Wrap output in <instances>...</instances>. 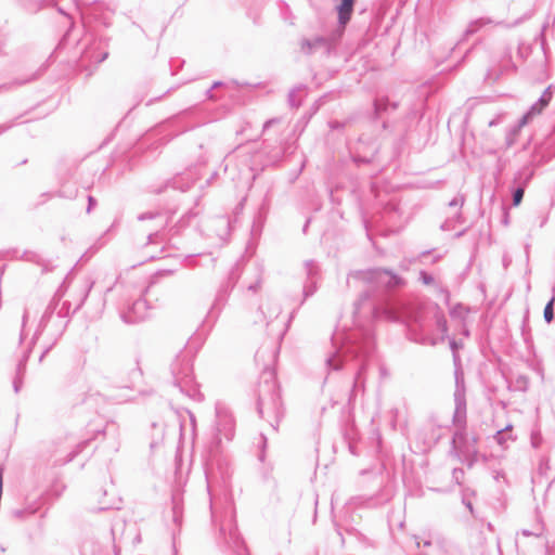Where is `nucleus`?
<instances>
[{
  "instance_id": "obj_19",
  "label": "nucleus",
  "mask_w": 555,
  "mask_h": 555,
  "mask_svg": "<svg viewBox=\"0 0 555 555\" xmlns=\"http://www.w3.org/2000/svg\"><path fill=\"white\" fill-rule=\"evenodd\" d=\"M454 382L455 389L453 397L454 399H466V387H465V378L464 372L461 366L460 357L457 353H454Z\"/></svg>"
},
{
  "instance_id": "obj_41",
  "label": "nucleus",
  "mask_w": 555,
  "mask_h": 555,
  "mask_svg": "<svg viewBox=\"0 0 555 555\" xmlns=\"http://www.w3.org/2000/svg\"><path fill=\"white\" fill-rule=\"evenodd\" d=\"M420 280L425 285H433V284H435L434 276L431 274H429L428 272H426V271H421L420 272Z\"/></svg>"
},
{
  "instance_id": "obj_22",
  "label": "nucleus",
  "mask_w": 555,
  "mask_h": 555,
  "mask_svg": "<svg viewBox=\"0 0 555 555\" xmlns=\"http://www.w3.org/2000/svg\"><path fill=\"white\" fill-rule=\"evenodd\" d=\"M513 425L507 424L493 435V440L502 448L507 449L509 444L516 441L517 437L512 433Z\"/></svg>"
},
{
  "instance_id": "obj_62",
  "label": "nucleus",
  "mask_w": 555,
  "mask_h": 555,
  "mask_svg": "<svg viewBox=\"0 0 555 555\" xmlns=\"http://www.w3.org/2000/svg\"><path fill=\"white\" fill-rule=\"evenodd\" d=\"M354 162L356 163H367L369 159H366L365 157H361V156H354Z\"/></svg>"
},
{
  "instance_id": "obj_52",
  "label": "nucleus",
  "mask_w": 555,
  "mask_h": 555,
  "mask_svg": "<svg viewBox=\"0 0 555 555\" xmlns=\"http://www.w3.org/2000/svg\"><path fill=\"white\" fill-rule=\"evenodd\" d=\"M193 216V214L190 211L188 212L185 216H183L180 220H179V223L178 225L179 227H185L189 222V218Z\"/></svg>"
},
{
  "instance_id": "obj_32",
  "label": "nucleus",
  "mask_w": 555,
  "mask_h": 555,
  "mask_svg": "<svg viewBox=\"0 0 555 555\" xmlns=\"http://www.w3.org/2000/svg\"><path fill=\"white\" fill-rule=\"evenodd\" d=\"M28 81H30V79H25V80L14 79L10 82L2 83V85H0V92H10V91L25 85Z\"/></svg>"
},
{
  "instance_id": "obj_64",
  "label": "nucleus",
  "mask_w": 555,
  "mask_h": 555,
  "mask_svg": "<svg viewBox=\"0 0 555 555\" xmlns=\"http://www.w3.org/2000/svg\"><path fill=\"white\" fill-rule=\"evenodd\" d=\"M206 258H207L208 262L210 263V266L215 267L216 259L214 257H210V255H207Z\"/></svg>"
},
{
  "instance_id": "obj_9",
  "label": "nucleus",
  "mask_w": 555,
  "mask_h": 555,
  "mask_svg": "<svg viewBox=\"0 0 555 555\" xmlns=\"http://www.w3.org/2000/svg\"><path fill=\"white\" fill-rule=\"evenodd\" d=\"M435 323L437 330L440 332V337L431 336L425 328V325L418 321L409 325V337L410 339L420 343L422 345L435 346L439 341H443L448 335V322L444 314L440 311L435 312Z\"/></svg>"
},
{
  "instance_id": "obj_55",
  "label": "nucleus",
  "mask_w": 555,
  "mask_h": 555,
  "mask_svg": "<svg viewBox=\"0 0 555 555\" xmlns=\"http://www.w3.org/2000/svg\"><path fill=\"white\" fill-rule=\"evenodd\" d=\"M280 119L279 118H271L269 120H267L264 124H263V130H267L269 127L273 126L274 124L279 122Z\"/></svg>"
},
{
  "instance_id": "obj_34",
  "label": "nucleus",
  "mask_w": 555,
  "mask_h": 555,
  "mask_svg": "<svg viewBox=\"0 0 555 555\" xmlns=\"http://www.w3.org/2000/svg\"><path fill=\"white\" fill-rule=\"evenodd\" d=\"M522 127H519V121L517 122V125H515L514 127H512L507 133H506V138H505V142H506V146L509 147L514 144L515 140H516V137L518 135V132L519 130L521 129Z\"/></svg>"
},
{
  "instance_id": "obj_47",
  "label": "nucleus",
  "mask_w": 555,
  "mask_h": 555,
  "mask_svg": "<svg viewBox=\"0 0 555 555\" xmlns=\"http://www.w3.org/2000/svg\"><path fill=\"white\" fill-rule=\"evenodd\" d=\"M328 127L332 129V130H339L341 128L345 127V124L341 122V121H338V120H331L328 122Z\"/></svg>"
},
{
  "instance_id": "obj_2",
  "label": "nucleus",
  "mask_w": 555,
  "mask_h": 555,
  "mask_svg": "<svg viewBox=\"0 0 555 555\" xmlns=\"http://www.w3.org/2000/svg\"><path fill=\"white\" fill-rule=\"evenodd\" d=\"M61 288L54 294L53 298L47 306L39 325L34 334L33 341L38 340L41 336L47 337V346L44 351L40 356V361L51 349V347L59 340L64 334L70 318V301H63Z\"/></svg>"
},
{
  "instance_id": "obj_43",
  "label": "nucleus",
  "mask_w": 555,
  "mask_h": 555,
  "mask_svg": "<svg viewBox=\"0 0 555 555\" xmlns=\"http://www.w3.org/2000/svg\"><path fill=\"white\" fill-rule=\"evenodd\" d=\"M463 477L464 470L462 468L457 467L452 470V478L455 480L457 485H461Z\"/></svg>"
},
{
  "instance_id": "obj_63",
  "label": "nucleus",
  "mask_w": 555,
  "mask_h": 555,
  "mask_svg": "<svg viewBox=\"0 0 555 555\" xmlns=\"http://www.w3.org/2000/svg\"><path fill=\"white\" fill-rule=\"evenodd\" d=\"M25 8H26L28 11H30V12H37L41 7H37V5L31 7V5H26V4H25Z\"/></svg>"
},
{
  "instance_id": "obj_39",
  "label": "nucleus",
  "mask_w": 555,
  "mask_h": 555,
  "mask_svg": "<svg viewBox=\"0 0 555 555\" xmlns=\"http://www.w3.org/2000/svg\"><path fill=\"white\" fill-rule=\"evenodd\" d=\"M542 533H543V527L542 526H538L535 530L531 531V530H528V529H522L520 531V534H522L524 537H534V538H538L540 539L542 537Z\"/></svg>"
},
{
  "instance_id": "obj_5",
  "label": "nucleus",
  "mask_w": 555,
  "mask_h": 555,
  "mask_svg": "<svg viewBox=\"0 0 555 555\" xmlns=\"http://www.w3.org/2000/svg\"><path fill=\"white\" fill-rule=\"evenodd\" d=\"M362 283L367 288H385L392 291L405 284L404 280L388 269L373 268L367 270H356L348 274L347 283L350 281Z\"/></svg>"
},
{
  "instance_id": "obj_12",
  "label": "nucleus",
  "mask_w": 555,
  "mask_h": 555,
  "mask_svg": "<svg viewBox=\"0 0 555 555\" xmlns=\"http://www.w3.org/2000/svg\"><path fill=\"white\" fill-rule=\"evenodd\" d=\"M240 273L237 270V267H233L229 273L228 282L225 284H222L216 295L215 302L211 307V312H215L216 310H220L222 306H224L227 298L231 292V289L235 286L237 280H238Z\"/></svg>"
},
{
  "instance_id": "obj_20",
  "label": "nucleus",
  "mask_w": 555,
  "mask_h": 555,
  "mask_svg": "<svg viewBox=\"0 0 555 555\" xmlns=\"http://www.w3.org/2000/svg\"><path fill=\"white\" fill-rule=\"evenodd\" d=\"M501 24H502L501 22H495L494 20H492L490 17L476 18V20L469 22L465 31L463 33V37L460 40V42L466 40L469 36L477 34L478 31H480L482 28H485L487 26H493V25L496 26V25H501Z\"/></svg>"
},
{
  "instance_id": "obj_27",
  "label": "nucleus",
  "mask_w": 555,
  "mask_h": 555,
  "mask_svg": "<svg viewBox=\"0 0 555 555\" xmlns=\"http://www.w3.org/2000/svg\"><path fill=\"white\" fill-rule=\"evenodd\" d=\"M389 107L396 109L398 104L390 102L387 96H379L374 100V114L377 118H379L384 112H387Z\"/></svg>"
},
{
  "instance_id": "obj_6",
  "label": "nucleus",
  "mask_w": 555,
  "mask_h": 555,
  "mask_svg": "<svg viewBox=\"0 0 555 555\" xmlns=\"http://www.w3.org/2000/svg\"><path fill=\"white\" fill-rule=\"evenodd\" d=\"M216 540L223 550L233 551L237 555L244 551V542L237 532L232 511L227 509L221 516Z\"/></svg>"
},
{
  "instance_id": "obj_44",
  "label": "nucleus",
  "mask_w": 555,
  "mask_h": 555,
  "mask_svg": "<svg viewBox=\"0 0 555 555\" xmlns=\"http://www.w3.org/2000/svg\"><path fill=\"white\" fill-rule=\"evenodd\" d=\"M384 313L386 315L387 319H389L390 321H398L399 320V314L396 310H393L392 308H386L384 310Z\"/></svg>"
},
{
  "instance_id": "obj_15",
  "label": "nucleus",
  "mask_w": 555,
  "mask_h": 555,
  "mask_svg": "<svg viewBox=\"0 0 555 555\" xmlns=\"http://www.w3.org/2000/svg\"><path fill=\"white\" fill-rule=\"evenodd\" d=\"M93 284L94 282L89 278H86L78 283L75 294L73 295V300H69L72 306L75 305L73 309L70 308V315L76 313L82 307L93 287Z\"/></svg>"
},
{
  "instance_id": "obj_29",
  "label": "nucleus",
  "mask_w": 555,
  "mask_h": 555,
  "mask_svg": "<svg viewBox=\"0 0 555 555\" xmlns=\"http://www.w3.org/2000/svg\"><path fill=\"white\" fill-rule=\"evenodd\" d=\"M545 108L544 105L540 104L538 100L534 102L530 108L522 115L519 119V127H525L534 116L541 114V112Z\"/></svg>"
},
{
  "instance_id": "obj_50",
  "label": "nucleus",
  "mask_w": 555,
  "mask_h": 555,
  "mask_svg": "<svg viewBox=\"0 0 555 555\" xmlns=\"http://www.w3.org/2000/svg\"><path fill=\"white\" fill-rule=\"evenodd\" d=\"M288 102L291 104V106L293 107H298L299 106V102H296L295 100V90H292L288 94Z\"/></svg>"
},
{
  "instance_id": "obj_26",
  "label": "nucleus",
  "mask_w": 555,
  "mask_h": 555,
  "mask_svg": "<svg viewBox=\"0 0 555 555\" xmlns=\"http://www.w3.org/2000/svg\"><path fill=\"white\" fill-rule=\"evenodd\" d=\"M453 423L456 426L464 427L466 423V399H454Z\"/></svg>"
},
{
  "instance_id": "obj_16",
  "label": "nucleus",
  "mask_w": 555,
  "mask_h": 555,
  "mask_svg": "<svg viewBox=\"0 0 555 555\" xmlns=\"http://www.w3.org/2000/svg\"><path fill=\"white\" fill-rule=\"evenodd\" d=\"M281 311L280 304L272 299L267 300L259 307V312L263 317L267 327L274 325Z\"/></svg>"
},
{
  "instance_id": "obj_30",
  "label": "nucleus",
  "mask_w": 555,
  "mask_h": 555,
  "mask_svg": "<svg viewBox=\"0 0 555 555\" xmlns=\"http://www.w3.org/2000/svg\"><path fill=\"white\" fill-rule=\"evenodd\" d=\"M88 441H82L76 446V449L68 452L65 456H56L54 459V465H64L74 460V457L82 451V449L87 446Z\"/></svg>"
},
{
  "instance_id": "obj_38",
  "label": "nucleus",
  "mask_w": 555,
  "mask_h": 555,
  "mask_svg": "<svg viewBox=\"0 0 555 555\" xmlns=\"http://www.w3.org/2000/svg\"><path fill=\"white\" fill-rule=\"evenodd\" d=\"M36 508L35 507H27V508H22V509H15L13 511V515L16 517V518H26L28 517L29 515H33L36 513Z\"/></svg>"
},
{
  "instance_id": "obj_59",
  "label": "nucleus",
  "mask_w": 555,
  "mask_h": 555,
  "mask_svg": "<svg viewBox=\"0 0 555 555\" xmlns=\"http://www.w3.org/2000/svg\"><path fill=\"white\" fill-rule=\"evenodd\" d=\"M462 502L469 509V512L473 514L474 513V508H473L472 502L469 500H467L466 498H463Z\"/></svg>"
},
{
  "instance_id": "obj_3",
  "label": "nucleus",
  "mask_w": 555,
  "mask_h": 555,
  "mask_svg": "<svg viewBox=\"0 0 555 555\" xmlns=\"http://www.w3.org/2000/svg\"><path fill=\"white\" fill-rule=\"evenodd\" d=\"M257 412L274 430L278 429L283 416V405L275 374L270 369H264L260 375Z\"/></svg>"
},
{
  "instance_id": "obj_24",
  "label": "nucleus",
  "mask_w": 555,
  "mask_h": 555,
  "mask_svg": "<svg viewBox=\"0 0 555 555\" xmlns=\"http://www.w3.org/2000/svg\"><path fill=\"white\" fill-rule=\"evenodd\" d=\"M356 0H340V3L336 7L338 13V24L345 27L351 18Z\"/></svg>"
},
{
  "instance_id": "obj_36",
  "label": "nucleus",
  "mask_w": 555,
  "mask_h": 555,
  "mask_svg": "<svg viewBox=\"0 0 555 555\" xmlns=\"http://www.w3.org/2000/svg\"><path fill=\"white\" fill-rule=\"evenodd\" d=\"M553 302L554 298H552L544 307L543 317L546 323H551L554 319Z\"/></svg>"
},
{
  "instance_id": "obj_53",
  "label": "nucleus",
  "mask_w": 555,
  "mask_h": 555,
  "mask_svg": "<svg viewBox=\"0 0 555 555\" xmlns=\"http://www.w3.org/2000/svg\"><path fill=\"white\" fill-rule=\"evenodd\" d=\"M380 504H383V502H377L374 498H369L367 501L365 502V505L367 507H376Z\"/></svg>"
},
{
  "instance_id": "obj_56",
  "label": "nucleus",
  "mask_w": 555,
  "mask_h": 555,
  "mask_svg": "<svg viewBox=\"0 0 555 555\" xmlns=\"http://www.w3.org/2000/svg\"><path fill=\"white\" fill-rule=\"evenodd\" d=\"M464 438V434L462 431H456L454 435H453V438H452V443L455 444L456 441L461 440Z\"/></svg>"
},
{
  "instance_id": "obj_23",
  "label": "nucleus",
  "mask_w": 555,
  "mask_h": 555,
  "mask_svg": "<svg viewBox=\"0 0 555 555\" xmlns=\"http://www.w3.org/2000/svg\"><path fill=\"white\" fill-rule=\"evenodd\" d=\"M170 513H171V520L175 526V528L172 529V534L175 535L176 531L180 530L181 525H182V519H183L182 502L177 495L172 496Z\"/></svg>"
},
{
  "instance_id": "obj_45",
  "label": "nucleus",
  "mask_w": 555,
  "mask_h": 555,
  "mask_svg": "<svg viewBox=\"0 0 555 555\" xmlns=\"http://www.w3.org/2000/svg\"><path fill=\"white\" fill-rule=\"evenodd\" d=\"M371 297L369 289L364 291L360 297L359 300L356 302V310L360 309V306L364 304L369 298Z\"/></svg>"
},
{
  "instance_id": "obj_4",
  "label": "nucleus",
  "mask_w": 555,
  "mask_h": 555,
  "mask_svg": "<svg viewBox=\"0 0 555 555\" xmlns=\"http://www.w3.org/2000/svg\"><path fill=\"white\" fill-rule=\"evenodd\" d=\"M173 386L177 387L181 393L190 399L201 402L204 400V395L199 390V386L194 380L193 376V361L188 351L179 352L170 365Z\"/></svg>"
},
{
  "instance_id": "obj_11",
  "label": "nucleus",
  "mask_w": 555,
  "mask_h": 555,
  "mask_svg": "<svg viewBox=\"0 0 555 555\" xmlns=\"http://www.w3.org/2000/svg\"><path fill=\"white\" fill-rule=\"evenodd\" d=\"M149 309L147 300L138 298L121 313V319L128 324L141 322L147 318Z\"/></svg>"
},
{
  "instance_id": "obj_13",
  "label": "nucleus",
  "mask_w": 555,
  "mask_h": 555,
  "mask_svg": "<svg viewBox=\"0 0 555 555\" xmlns=\"http://www.w3.org/2000/svg\"><path fill=\"white\" fill-rule=\"evenodd\" d=\"M331 41L323 36H317L312 39H302L300 43L301 52L307 55H310L319 50L328 55L331 53Z\"/></svg>"
},
{
  "instance_id": "obj_10",
  "label": "nucleus",
  "mask_w": 555,
  "mask_h": 555,
  "mask_svg": "<svg viewBox=\"0 0 555 555\" xmlns=\"http://www.w3.org/2000/svg\"><path fill=\"white\" fill-rule=\"evenodd\" d=\"M533 177V169L531 166H525L519 171L516 172L514 177V183L516 184V188L512 191V204L513 206H518L525 194V190Z\"/></svg>"
},
{
  "instance_id": "obj_33",
  "label": "nucleus",
  "mask_w": 555,
  "mask_h": 555,
  "mask_svg": "<svg viewBox=\"0 0 555 555\" xmlns=\"http://www.w3.org/2000/svg\"><path fill=\"white\" fill-rule=\"evenodd\" d=\"M530 443L533 449H539L543 443L541 430L533 428L530 434Z\"/></svg>"
},
{
  "instance_id": "obj_57",
  "label": "nucleus",
  "mask_w": 555,
  "mask_h": 555,
  "mask_svg": "<svg viewBox=\"0 0 555 555\" xmlns=\"http://www.w3.org/2000/svg\"><path fill=\"white\" fill-rule=\"evenodd\" d=\"M70 36H72V30L69 29V30H67V33L63 36V38H62V40H61L60 44H61V46H65V44L67 43V41L69 40Z\"/></svg>"
},
{
  "instance_id": "obj_54",
  "label": "nucleus",
  "mask_w": 555,
  "mask_h": 555,
  "mask_svg": "<svg viewBox=\"0 0 555 555\" xmlns=\"http://www.w3.org/2000/svg\"><path fill=\"white\" fill-rule=\"evenodd\" d=\"M454 219H455V218H454V216H453L452 218H450V219L446 220V221L441 224V230H443V231H449V230H451V223H452V221H453Z\"/></svg>"
},
{
  "instance_id": "obj_40",
  "label": "nucleus",
  "mask_w": 555,
  "mask_h": 555,
  "mask_svg": "<svg viewBox=\"0 0 555 555\" xmlns=\"http://www.w3.org/2000/svg\"><path fill=\"white\" fill-rule=\"evenodd\" d=\"M551 99H552L551 87H547L538 100L540 101V104H542L546 107L548 105Z\"/></svg>"
},
{
  "instance_id": "obj_31",
  "label": "nucleus",
  "mask_w": 555,
  "mask_h": 555,
  "mask_svg": "<svg viewBox=\"0 0 555 555\" xmlns=\"http://www.w3.org/2000/svg\"><path fill=\"white\" fill-rule=\"evenodd\" d=\"M464 202H465V197L464 195L462 194H457L454 198H452L450 202H449V207L451 208H456V212L454 215V218L457 222H461L462 220V212H461V208L463 207L464 205Z\"/></svg>"
},
{
  "instance_id": "obj_17",
  "label": "nucleus",
  "mask_w": 555,
  "mask_h": 555,
  "mask_svg": "<svg viewBox=\"0 0 555 555\" xmlns=\"http://www.w3.org/2000/svg\"><path fill=\"white\" fill-rule=\"evenodd\" d=\"M8 254H12L11 259H21L38 264L42 268V272H47L51 269L50 263L36 251L24 250L22 254H20L18 250L12 249L8 250Z\"/></svg>"
},
{
  "instance_id": "obj_18",
  "label": "nucleus",
  "mask_w": 555,
  "mask_h": 555,
  "mask_svg": "<svg viewBox=\"0 0 555 555\" xmlns=\"http://www.w3.org/2000/svg\"><path fill=\"white\" fill-rule=\"evenodd\" d=\"M306 271H307V281L304 285V297L307 299L312 296L317 291V275H318V267L313 260H308L305 262Z\"/></svg>"
},
{
  "instance_id": "obj_49",
  "label": "nucleus",
  "mask_w": 555,
  "mask_h": 555,
  "mask_svg": "<svg viewBox=\"0 0 555 555\" xmlns=\"http://www.w3.org/2000/svg\"><path fill=\"white\" fill-rule=\"evenodd\" d=\"M185 261L188 262L186 266L188 267H196V266H203V263H197L195 262V256L194 255H190L185 258Z\"/></svg>"
},
{
  "instance_id": "obj_58",
  "label": "nucleus",
  "mask_w": 555,
  "mask_h": 555,
  "mask_svg": "<svg viewBox=\"0 0 555 555\" xmlns=\"http://www.w3.org/2000/svg\"><path fill=\"white\" fill-rule=\"evenodd\" d=\"M210 511H211L212 522L216 525L217 521H218V515H217L216 511L212 507V501L211 500H210Z\"/></svg>"
},
{
  "instance_id": "obj_14",
  "label": "nucleus",
  "mask_w": 555,
  "mask_h": 555,
  "mask_svg": "<svg viewBox=\"0 0 555 555\" xmlns=\"http://www.w3.org/2000/svg\"><path fill=\"white\" fill-rule=\"evenodd\" d=\"M138 220L139 221H145V220L155 221V231L149 233V235H147V243L151 244V243H154L155 240L159 236V232L157 229H164L168 224L169 217L165 216L160 211H147V212L140 214L138 216Z\"/></svg>"
},
{
  "instance_id": "obj_1",
  "label": "nucleus",
  "mask_w": 555,
  "mask_h": 555,
  "mask_svg": "<svg viewBox=\"0 0 555 555\" xmlns=\"http://www.w3.org/2000/svg\"><path fill=\"white\" fill-rule=\"evenodd\" d=\"M373 350L374 337L367 327L336 330L332 334L325 367L327 373L344 370L353 374L350 400L359 389L364 388L363 374Z\"/></svg>"
},
{
  "instance_id": "obj_7",
  "label": "nucleus",
  "mask_w": 555,
  "mask_h": 555,
  "mask_svg": "<svg viewBox=\"0 0 555 555\" xmlns=\"http://www.w3.org/2000/svg\"><path fill=\"white\" fill-rule=\"evenodd\" d=\"M77 44L80 47V65L100 64L108 56L107 40L87 33Z\"/></svg>"
},
{
  "instance_id": "obj_28",
  "label": "nucleus",
  "mask_w": 555,
  "mask_h": 555,
  "mask_svg": "<svg viewBox=\"0 0 555 555\" xmlns=\"http://www.w3.org/2000/svg\"><path fill=\"white\" fill-rule=\"evenodd\" d=\"M27 359H28V353H26L23 357V359L18 362V364L16 366V374H15V377L13 380V388L16 393L20 392V390L23 386V378H24L25 371H26Z\"/></svg>"
},
{
  "instance_id": "obj_21",
  "label": "nucleus",
  "mask_w": 555,
  "mask_h": 555,
  "mask_svg": "<svg viewBox=\"0 0 555 555\" xmlns=\"http://www.w3.org/2000/svg\"><path fill=\"white\" fill-rule=\"evenodd\" d=\"M142 371L139 366V360H135V366L130 370L125 378L114 383V387L120 389H132L134 385L141 379Z\"/></svg>"
},
{
  "instance_id": "obj_61",
  "label": "nucleus",
  "mask_w": 555,
  "mask_h": 555,
  "mask_svg": "<svg viewBox=\"0 0 555 555\" xmlns=\"http://www.w3.org/2000/svg\"><path fill=\"white\" fill-rule=\"evenodd\" d=\"M206 98L209 99V100H215L216 96L214 95L212 93V89L209 88L207 91H206Z\"/></svg>"
},
{
  "instance_id": "obj_60",
  "label": "nucleus",
  "mask_w": 555,
  "mask_h": 555,
  "mask_svg": "<svg viewBox=\"0 0 555 555\" xmlns=\"http://www.w3.org/2000/svg\"><path fill=\"white\" fill-rule=\"evenodd\" d=\"M450 348L452 349L453 354L456 353L457 343L454 339L450 340Z\"/></svg>"
},
{
  "instance_id": "obj_25",
  "label": "nucleus",
  "mask_w": 555,
  "mask_h": 555,
  "mask_svg": "<svg viewBox=\"0 0 555 555\" xmlns=\"http://www.w3.org/2000/svg\"><path fill=\"white\" fill-rule=\"evenodd\" d=\"M211 224L217 230V236L221 241H225L230 234L231 221L228 217L219 216L211 220Z\"/></svg>"
},
{
  "instance_id": "obj_8",
  "label": "nucleus",
  "mask_w": 555,
  "mask_h": 555,
  "mask_svg": "<svg viewBox=\"0 0 555 555\" xmlns=\"http://www.w3.org/2000/svg\"><path fill=\"white\" fill-rule=\"evenodd\" d=\"M216 421L212 447L217 448L222 439L230 441L234 437L235 421L229 406L218 401L215 406Z\"/></svg>"
},
{
  "instance_id": "obj_51",
  "label": "nucleus",
  "mask_w": 555,
  "mask_h": 555,
  "mask_svg": "<svg viewBox=\"0 0 555 555\" xmlns=\"http://www.w3.org/2000/svg\"><path fill=\"white\" fill-rule=\"evenodd\" d=\"M95 205H96L95 198L93 196L89 195L88 196L87 212L89 214Z\"/></svg>"
},
{
  "instance_id": "obj_37",
  "label": "nucleus",
  "mask_w": 555,
  "mask_h": 555,
  "mask_svg": "<svg viewBox=\"0 0 555 555\" xmlns=\"http://www.w3.org/2000/svg\"><path fill=\"white\" fill-rule=\"evenodd\" d=\"M257 271V280L254 282V283H250L248 285V291L253 292V293H256L258 292V289L261 287V282H262V269L260 267H257L256 269Z\"/></svg>"
},
{
  "instance_id": "obj_35",
  "label": "nucleus",
  "mask_w": 555,
  "mask_h": 555,
  "mask_svg": "<svg viewBox=\"0 0 555 555\" xmlns=\"http://www.w3.org/2000/svg\"><path fill=\"white\" fill-rule=\"evenodd\" d=\"M467 313H468L467 308L465 306H463L462 304L455 305L450 311V314L452 318H460L463 320L466 318Z\"/></svg>"
},
{
  "instance_id": "obj_48",
  "label": "nucleus",
  "mask_w": 555,
  "mask_h": 555,
  "mask_svg": "<svg viewBox=\"0 0 555 555\" xmlns=\"http://www.w3.org/2000/svg\"><path fill=\"white\" fill-rule=\"evenodd\" d=\"M504 117V114H499L496 117L488 121V127H494L499 125Z\"/></svg>"
},
{
  "instance_id": "obj_42",
  "label": "nucleus",
  "mask_w": 555,
  "mask_h": 555,
  "mask_svg": "<svg viewBox=\"0 0 555 555\" xmlns=\"http://www.w3.org/2000/svg\"><path fill=\"white\" fill-rule=\"evenodd\" d=\"M18 118L20 117L12 119L10 121H7L4 124H1L0 125V135L5 133L7 131H9L11 128H13L17 124Z\"/></svg>"
},
{
  "instance_id": "obj_46",
  "label": "nucleus",
  "mask_w": 555,
  "mask_h": 555,
  "mask_svg": "<svg viewBox=\"0 0 555 555\" xmlns=\"http://www.w3.org/2000/svg\"><path fill=\"white\" fill-rule=\"evenodd\" d=\"M260 439H261V450H260V454H259V460L261 462H263L264 461V450L267 447V438L264 435H260Z\"/></svg>"
}]
</instances>
